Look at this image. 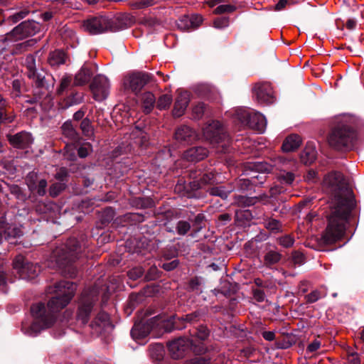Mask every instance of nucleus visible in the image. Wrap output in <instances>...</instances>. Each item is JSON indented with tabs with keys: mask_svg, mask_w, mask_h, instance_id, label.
<instances>
[{
	"mask_svg": "<svg viewBox=\"0 0 364 364\" xmlns=\"http://www.w3.org/2000/svg\"><path fill=\"white\" fill-rule=\"evenodd\" d=\"M323 184L333 195V206L328 217V225L322 235L323 242L332 244L341 239L345 233L346 224L355 205L352 190L348 186L343 175L333 171L326 176Z\"/></svg>",
	"mask_w": 364,
	"mask_h": 364,
	"instance_id": "nucleus-1",
	"label": "nucleus"
},
{
	"mask_svg": "<svg viewBox=\"0 0 364 364\" xmlns=\"http://www.w3.org/2000/svg\"><path fill=\"white\" fill-rule=\"evenodd\" d=\"M77 286L68 281H61L55 284L51 292L55 294L48 302L47 308L43 303L33 304L31 313L34 318L31 330L38 331L50 326L55 318V314L65 308L74 296Z\"/></svg>",
	"mask_w": 364,
	"mask_h": 364,
	"instance_id": "nucleus-2",
	"label": "nucleus"
},
{
	"mask_svg": "<svg viewBox=\"0 0 364 364\" xmlns=\"http://www.w3.org/2000/svg\"><path fill=\"white\" fill-rule=\"evenodd\" d=\"M353 118L347 114L337 117L328 136L329 145L336 149H351L357 139Z\"/></svg>",
	"mask_w": 364,
	"mask_h": 364,
	"instance_id": "nucleus-3",
	"label": "nucleus"
},
{
	"mask_svg": "<svg viewBox=\"0 0 364 364\" xmlns=\"http://www.w3.org/2000/svg\"><path fill=\"white\" fill-rule=\"evenodd\" d=\"M81 253L82 247L79 242L75 238H70L64 247L55 250L53 257L58 267L63 269L80 258Z\"/></svg>",
	"mask_w": 364,
	"mask_h": 364,
	"instance_id": "nucleus-4",
	"label": "nucleus"
},
{
	"mask_svg": "<svg viewBox=\"0 0 364 364\" xmlns=\"http://www.w3.org/2000/svg\"><path fill=\"white\" fill-rule=\"evenodd\" d=\"M99 291L96 288L85 289L81 294L77 311V319L87 323L94 304L98 300Z\"/></svg>",
	"mask_w": 364,
	"mask_h": 364,
	"instance_id": "nucleus-5",
	"label": "nucleus"
},
{
	"mask_svg": "<svg viewBox=\"0 0 364 364\" xmlns=\"http://www.w3.org/2000/svg\"><path fill=\"white\" fill-rule=\"evenodd\" d=\"M82 28L85 31L92 35L114 31L112 21L105 16H95L87 18L83 22Z\"/></svg>",
	"mask_w": 364,
	"mask_h": 364,
	"instance_id": "nucleus-6",
	"label": "nucleus"
},
{
	"mask_svg": "<svg viewBox=\"0 0 364 364\" xmlns=\"http://www.w3.org/2000/svg\"><path fill=\"white\" fill-rule=\"evenodd\" d=\"M275 169L279 170V179L287 184H291L295 178L294 171L296 169V161L278 156L274 159Z\"/></svg>",
	"mask_w": 364,
	"mask_h": 364,
	"instance_id": "nucleus-7",
	"label": "nucleus"
},
{
	"mask_svg": "<svg viewBox=\"0 0 364 364\" xmlns=\"http://www.w3.org/2000/svg\"><path fill=\"white\" fill-rule=\"evenodd\" d=\"M149 81L150 77L148 74L134 73L124 77L123 86L124 89L130 90L132 92L137 94Z\"/></svg>",
	"mask_w": 364,
	"mask_h": 364,
	"instance_id": "nucleus-8",
	"label": "nucleus"
},
{
	"mask_svg": "<svg viewBox=\"0 0 364 364\" xmlns=\"http://www.w3.org/2000/svg\"><path fill=\"white\" fill-rule=\"evenodd\" d=\"M90 88L94 99L97 101H102L109 95V82L105 76L98 75L93 78Z\"/></svg>",
	"mask_w": 364,
	"mask_h": 364,
	"instance_id": "nucleus-9",
	"label": "nucleus"
},
{
	"mask_svg": "<svg viewBox=\"0 0 364 364\" xmlns=\"http://www.w3.org/2000/svg\"><path fill=\"white\" fill-rule=\"evenodd\" d=\"M205 138L211 144H219L226 137L221 124L218 121H213L203 129Z\"/></svg>",
	"mask_w": 364,
	"mask_h": 364,
	"instance_id": "nucleus-10",
	"label": "nucleus"
},
{
	"mask_svg": "<svg viewBox=\"0 0 364 364\" xmlns=\"http://www.w3.org/2000/svg\"><path fill=\"white\" fill-rule=\"evenodd\" d=\"M191 345L192 341L189 338L181 337L171 341L168 344V348L171 357L178 359L184 355Z\"/></svg>",
	"mask_w": 364,
	"mask_h": 364,
	"instance_id": "nucleus-11",
	"label": "nucleus"
},
{
	"mask_svg": "<svg viewBox=\"0 0 364 364\" xmlns=\"http://www.w3.org/2000/svg\"><path fill=\"white\" fill-rule=\"evenodd\" d=\"M190 177L193 179L191 186L193 189L197 190L203 186L214 182L215 174L212 172H201L200 171H191Z\"/></svg>",
	"mask_w": 364,
	"mask_h": 364,
	"instance_id": "nucleus-12",
	"label": "nucleus"
},
{
	"mask_svg": "<svg viewBox=\"0 0 364 364\" xmlns=\"http://www.w3.org/2000/svg\"><path fill=\"white\" fill-rule=\"evenodd\" d=\"M254 90L257 100L260 103H271L274 99V92L269 82H259L255 85Z\"/></svg>",
	"mask_w": 364,
	"mask_h": 364,
	"instance_id": "nucleus-13",
	"label": "nucleus"
},
{
	"mask_svg": "<svg viewBox=\"0 0 364 364\" xmlns=\"http://www.w3.org/2000/svg\"><path fill=\"white\" fill-rule=\"evenodd\" d=\"M238 209L235 211V217L237 220H249L250 211L248 208L250 205V198L246 196H240L237 198Z\"/></svg>",
	"mask_w": 364,
	"mask_h": 364,
	"instance_id": "nucleus-14",
	"label": "nucleus"
},
{
	"mask_svg": "<svg viewBox=\"0 0 364 364\" xmlns=\"http://www.w3.org/2000/svg\"><path fill=\"white\" fill-rule=\"evenodd\" d=\"M10 144L18 149L28 148L32 143L31 135L28 132H19L14 135L8 136Z\"/></svg>",
	"mask_w": 364,
	"mask_h": 364,
	"instance_id": "nucleus-15",
	"label": "nucleus"
},
{
	"mask_svg": "<svg viewBox=\"0 0 364 364\" xmlns=\"http://www.w3.org/2000/svg\"><path fill=\"white\" fill-rule=\"evenodd\" d=\"M208 154V151L205 147L195 146L186 150L183 153V157L188 161L196 162L204 159Z\"/></svg>",
	"mask_w": 364,
	"mask_h": 364,
	"instance_id": "nucleus-16",
	"label": "nucleus"
},
{
	"mask_svg": "<svg viewBox=\"0 0 364 364\" xmlns=\"http://www.w3.org/2000/svg\"><path fill=\"white\" fill-rule=\"evenodd\" d=\"M176 139L186 144L192 143L198 138L196 132L189 127L182 126L175 133Z\"/></svg>",
	"mask_w": 364,
	"mask_h": 364,
	"instance_id": "nucleus-17",
	"label": "nucleus"
},
{
	"mask_svg": "<svg viewBox=\"0 0 364 364\" xmlns=\"http://www.w3.org/2000/svg\"><path fill=\"white\" fill-rule=\"evenodd\" d=\"M190 102L189 94L187 92H181L177 97L173 109L172 111L173 115L176 117H179L182 116Z\"/></svg>",
	"mask_w": 364,
	"mask_h": 364,
	"instance_id": "nucleus-18",
	"label": "nucleus"
},
{
	"mask_svg": "<svg viewBox=\"0 0 364 364\" xmlns=\"http://www.w3.org/2000/svg\"><path fill=\"white\" fill-rule=\"evenodd\" d=\"M267 127L265 117L258 112H252V130L258 134L264 133Z\"/></svg>",
	"mask_w": 364,
	"mask_h": 364,
	"instance_id": "nucleus-19",
	"label": "nucleus"
},
{
	"mask_svg": "<svg viewBox=\"0 0 364 364\" xmlns=\"http://www.w3.org/2000/svg\"><path fill=\"white\" fill-rule=\"evenodd\" d=\"M301 144V137L297 134H291L284 141L282 149L284 152L294 151L297 149Z\"/></svg>",
	"mask_w": 364,
	"mask_h": 364,
	"instance_id": "nucleus-20",
	"label": "nucleus"
},
{
	"mask_svg": "<svg viewBox=\"0 0 364 364\" xmlns=\"http://www.w3.org/2000/svg\"><path fill=\"white\" fill-rule=\"evenodd\" d=\"M92 75L91 69L84 65L75 76L74 85L80 86L86 84Z\"/></svg>",
	"mask_w": 364,
	"mask_h": 364,
	"instance_id": "nucleus-21",
	"label": "nucleus"
},
{
	"mask_svg": "<svg viewBox=\"0 0 364 364\" xmlns=\"http://www.w3.org/2000/svg\"><path fill=\"white\" fill-rule=\"evenodd\" d=\"M63 135L67 138L70 143H77L79 141V135L74 129L70 122H65L61 127Z\"/></svg>",
	"mask_w": 364,
	"mask_h": 364,
	"instance_id": "nucleus-22",
	"label": "nucleus"
},
{
	"mask_svg": "<svg viewBox=\"0 0 364 364\" xmlns=\"http://www.w3.org/2000/svg\"><path fill=\"white\" fill-rule=\"evenodd\" d=\"M141 107L145 114H149L156 103V98L151 92H146L142 94L141 97Z\"/></svg>",
	"mask_w": 364,
	"mask_h": 364,
	"instance_id": "nucleus-23",
	"label": "nucleus"
},
{
	"mask_svg": "<svg viewBox=\"0 0 364 364\" xmlns=\"http://www.w3.org/2000/svg\"><path fill=\"white\" fill-rule=\"evenodd\" d=\"M316 150L312 144L308 143L301 154V161L305 164H312L316 159Z\"/></svg>",
	"mask_w": 364,
	"mask_h": 364,
	"instance_id": "nucleus-24",
	"label": "nucleus"
},
{
	"mask_svg": "<svg viewBox=\"0 0 364 364\" xmlns=\"http://www.w3.org/2000/svg\"><path fill=\"white\" fill-rule=\"evenodd\" d=\"M36 175L34 173H31L26 178L28 186L30 189H36V191L39 196H43L46 193V188L47 186V181L45 179H41L38 181V185L35 187L34 183L31 181V179L36 178Z\"/></svg>",
	"mask_w": 364,
	"mask_h": 364,
	"instance_id": "nucleus-25",
	"label": "nucleus"
},
{
	"mask_svg": "<svg viewBox=\"0 0 364 364\" xmlns=\"http://www.w3.org/2000/svg\"><path fill=\"white\" fill-rule=\"evenodd\" d=\"M66 56L62 50H55L51 52L49 55L48 61V63L53 67H58L65 63Z\"/></svg>",
	"mask_w": 364,
	"mask_h": 364,
	"instance_id": "nucleus-26",
	"label": "nucleus"
},
{
	"mask_svg": "<svg viewBox=\"0 0 364 364\" xmlns=\"http://www.w3.org/2000/svg\"><path fill=\"white\" fill-rule=\"evenodd\" d=\"M40 271V267L33 263L26 262L25 267L19 274L22 279H33Z\"/></svg>",
	"mask_w": 364,
	"mask_h": 364,
	"instance_id": "nucleus-27",
	"label": "nucleus"
},
{
	"mask_svg": "<svg viewBox=\"0 0 364 364\" xmlns=\"http://www.w3.org/2000/svg\"><path fill=\"white\" fill-rule=\"evenodd\" d=\"M203 22V17L200 15L194 14L191 16L190 17L185 16L180 21V23H178L179 27H182V23H185V27L188 28L189 26L193 28H198Z\"/></svg>",
	"mask_w": 364,
	"mask_h": 364,
	"instance_id": "nucleus-28",
	"label": "nucleus"
},
{
	"mask_svg": "<svg viewBox=\"0 0 364 364\" xmlns=\"http://www.w3.org/2000/svg\"><path fill=\"white\" fill-rule=\"evenodd\" d=\"M252 167H253L255 171L261 173L272 172L275 168L274 159L272 160V164H269L265 161L252 163Z\"/></svg>",
	"mask_w": 364,
	"mask_h": 364,
	"instance_id": "nucleus-29",
	"label": "nucleus"
},
{
	"mask_svg": "<svg viewBox=\"0 0 364 364\" xmlns=\"http://www.w3.org/2000/svg\"><path fill=\"white\" fill-rule=\"evenodd\" d=\"M23 232L21 228L13 225H8L5 223V229L4 230V237L7 240L11 238H16L21 236Z\"/></svg>",
	"mask_w": 364,
	"mask_h": 364,
	"instance_id": "nucleus-30",
	"label": "nucleus"
},
{
	"mask_svg": "<svg viewBox=\"0 0 364 364\" xmlns=\"http://www.w3.org/2000/svg\"><path fill=\"white\" fill-rule=\"evenodd\" d=\"M94 325L99 326V327H102L103 328H107V327H112V326L110 323V321H109V316L105 312H100L97 314L94 322L92 323V326Z\"/></svg>",
	"mask_w": 364,
	"mask_h": 364,
	"instance_id": "nucleus-31",
	"label": "nucleus"
},
{
	"mask_svg": "<svg viewBox=\"0 0 364 364\" xmlns=\"http://www.w3.org/2000/svg\"><path fill=\"white\" fill-rule=\"evenodd\" d=\"M172 96L168 94H164L159 97L156 102V107L159 109H168L172 102Z\"/></svg>",
	"mask_w": 364,
	"mask_h": 364,
	"instance_id": "nucleus-32",
	"label": "nucleus"
},
{
	"mask_svg": "<svg viewBox=\"0 0 364 364\" xmlns=\"http://www.w3.org/2000/svg\"><path fill=\"white\" fill-rule=\"evenodd\" d=\"M80 129L83 134L89 138L94 135V129L92 126L90 120L87 118L82 119L80 123Z\"/></svg>",
	"mask_w": 364,
	"mask_h": 364,
	"instance_id": "nucleus-33",
	"label": "nucleus"
},
{
	"mask_svg": "<svg viewBox=\"0 0 364 364\" xmlns=\"http://www.w3.org/2000/svg\"><path fill=\"white\" fill-rule=\"evenodd\" d=\"M264 225L267 229L273 232H279L282 231V224L281 223L273 218H269L264 222Z\"/></svg>",
	"mask_w": 364,
	"mask_h": 364,
	"instance_id": "nucleus-34",
	"label": "nucleus"
},
{
	"mask_svg": "<svg viewBox=\"0 0 364 364\" xmlns=\"http://www.w3.org/2000/svg\"><path fill=\"white\" fill-rule=\"evenodd\" d=\"M25 65L28 70L27 75L33 76L34 72L36 71L35 56L33 55H28L26 58Z\"/></svg>",
	"mask_w": 364,
	"mask_h": 364,
	"instance_id": "nucleus-35",
	"label": "nucleus"
},
{
	"mask_svg": "<svg viewBox=\"0 0 364 364\" xmlns=\"http://www.w3.org/2000/svg\"><path fill=\"white\" fill-rule=\"evenodd\" d=\"M265 329H267V325L260 321H257L252 325V333L255 338L262 336V331Z\"/></svg>",
	"mask_w": 364,
	"mask_h": 364,
	"instance_id": "nucleus-36",
	"label": "nucleus"
},
{
	"mask_svg": "<svg viewBox=\"0 0 364 364\" xmlns=\"http://www.w3.org/2000/svg\"><path fill=\"white\" fill-rule=\"evenodd\" d=\"M281 258L282 255L278 252L269 251L266 254L264 260L268 264H274L279 262Z\"/></svg>",
	"mask_w": 364,
	"mask_h": 364,
	"instance_id": "nucleus-37",
	"label": "nucleus"
},
{
	"mask_svg": "<svg viewBox=\"0 0 364 364\" xmlns=\"http://www.w3.org/2000/svg\"><path fill=\"white\" fill-rule=\"evenodd\" d=\"M31 25L30 22H23L11 31L12 35L23 33L26 35H30L31 33L29 31V27Z\"/></svg>",
	"mask_w": 364,
	"mask_h": 364,
	"instance_id": "nucleus-38",
	"label": "nucleus"
},
{
	"mask_svg": "<svg viewBox=\"0 0 364 364\" xmlns=\"http://www.w3.org/2000/svg\"><path fill=\"white\" fill-rule=\"evenodd\" d=\"M25 258L19 255L15 257L13 262V267L20 274L26 266Z\"/></svg>",
	"mask_w": 364,
	"mask_h": 364,
	"instance_id": "nucleus-39",
	"label": "nucleus"
},
{
	"mask_svg": "<svg viewBox=\"0 0 364 364\" xmlns=\"http://www.w3.org/2000/svg\"><path fill=\"white\" fill-rule=\"evenodd\" d=\"M205 105L203 102H199L193 107V116L195 119H200L205 113Z\"/></svg>",
	"mask_w": 364,
	"mask_h": 364,
	"instance_id": "nucleus-40",
	"label": "nucleus"
},
{
	"mask_svg": "<svg viewBox=\"0 0 364 364\" xmlns=\"http://www.w3.org/2000/svg\"><path fill=\"white\" fill-rule=\"evenodd\" d=\"M208 192L212 196H219L222 198H226L229 193L224 187H213L209 189Z\"/></svg>",
	"mask_w": 364,
	"mask_h": 364,
	"instance_id": "nucleus-41",
	"label": "nucleus"
},
{
	"mask_svg": "<svg viewBox=\"0 0 364 364\" xmlns=\"http://www.w3.org/2000/svg\"><path fill=\"white\" fill-rule=\"evenodd\" d=\"M191 229V225L187 221L181 220L177 223L176 231L181 235H186Z\"/></svg>",
	"mask_w": 364,
	"mask_h": 364,
	"instance_id": "nucleus-42",
	"label": "nucleus"
},
{
	"mask_svg": "<svg viewBox=\"0 0 364 364\" xmlns=\"http://www.w3.org/2000/svg\"><path fill=\"white\" fill-rule=\"evenodd\" d=\"M144 269L141 267L132 268L127 272V275L130 279L136 280L144 274Z\"/></svg>",
	"mask_w": 364,
	"mask_h": 364,
	"instance_id": "nucleus-43",
	"label": "nucleus"
},
{
	"mask_svg": "<svg viewBox=\"0 0 364 364\" xmlns=\"http://www.w3.org/2000/svg\"><path fill=\"white\" fill-rule=\"evenodd\" d=\"M72 81L71 76L69 75H64L60 81L59 87L58 88V93L61 94L63 93L70 85Z\"/></svg>",
	"mask_w": 364,
	"mask_h": 364,
	"instance_id": "nucleus-44",
	"label": "nucleus"
},
{
	"mask_svg": "<svg viewBox=\"0 0 364 364\" xmlns=\"http://www.w3.org/2000/svg\"><path fill=\"white\" fill-rule=\"evenodd\" d=\"M201 315L202 314L200 311H196L191 314L186 315L184 317H181L180 319L188 323H193L199 321Z\"/></svg>",
	"mask_w": 364,
	"mask_h": 364,
	"instance_id": "nucleus-45",
	"label": "nucleus"
},
{
	"mask_svg": "<svg viewBox=\"0 0 364 364\" xmlns=\"http://www.w3.org/2000/svg\"><path fill=\"white\" fill-rule=\"evenodd\" d=\"M278 242L282 247L288 248L294 245V240L291 236L287 235L278 238Z\"/></svg>",
	"mask_w": 364,
	"mask_h": 364,
	"instance_id": "nucleus-46",
	"label": "nucleus"
},
{
	"mask_svg": "<svg viewBox=\"0 0 364 364\" xmlns=\"http://www.w3.org/2000/svg\"><path fill=\"white\" fill-rule=\"evenodd\" d=\"M92 151V146L90 143L83 144L77 150L80 158H85Z\"/></svg>",
	"mask_w": 364,
	"mask_h": 364,
	"instance_id": "nucleus-47",
	"label": "nucleus"
},
{
	"mask_svg": "<svg viewBox=\"0 0 364 364\" xmlns=\"http://www.w3.org/2000/svg\"><path fill=\"white\" fill-rule=\"evenodd\" d=\"M65 188L64 183H56L53 184L49 189L50 195L53 197L57 196Z\"/></svg>",
	"mask_w": 364,
	"mask_h": 364,
	"instance_id": "nucleus-48",
	"label": "nucleus"
},
{
	"mask_svg": "<svg viewBox=\"0 0 364 364\" xmlns=\"http://www.w3.org/2000/svg\"><path fill=\"white\" fill-rule=\"evenodd\" d=\"M235 9L234 6L230 4H222L216 7L215 9V12L216 14H220L224 13H230Z\"/></svg>",
	"mask_w": 364,
	"mask_h": 364,
	"instance_id": "nucleus-49",
	"label": "nucleus"
},
{
	"mask_svg": "<svg viewBox=\"0 0 364 364\" xmlns=\"http://www.w3.org/2000/svg\"><path fill=\"white\" fill-rule=\"evenodd\" d=\"M31 79L37 87H42L44 85V76L37 73V70L34 72L33 76H28Z\"/></svg>",
	"mask_w": 364,
	"mask_h": 364,
	"instance_id": "nucleus-50",
	"label": "nucleus"
},
{
	"mask_svg": "<svg viewBox=\"0 0 364 364\" xmlns=\"http://www.w3.org/2000/svg\"><path fill=\"white\" fill-rule=\"evenodd\" d=\"M321 297L320 291L314 290L306 296L308 303H314Z\"/></svg>",
	"mask_w": 364,
	"mask_h": 364,
	"instance_id": "nucleus-51",
	"label": "nucleus"
},
{
	"mask_svg": "<svg viewBox=\"0 0 364 364\" xmlns=\"http://www.w3.org/2000/svg\"><path fill=\"white\" fill-rule=\"evenodd\" d=\"M158 277V269L156 266L151 267L145 276L147 280H154Z\"/></svg>",
	"mask_w": 364,
	"mask_h": 364,
	"instance_id": "nucleus-52",
	"label": "nucleus"
},
{
	"mask_svg": "<svg viewBox=\"0 0 364 364\" xmlns=\"http://www.w3.org/2000/svg\"><path fill=\"white\" fill-rule=\"evenodd\" d=\"M260 173L254 170L253 167H252V185L262 183L264 181V176L259 174Z\"/></svg>",
	"mask_w": 364,
	"mask_h": 364,
	"instance_id": "nucleus-53",
	"label": "nucleus"
},
{
	"mask_svg": "<svg viewBox=\"0 0 364 364\" xmlns=\"http://www.w3.org/2000/svg\"><path fill=\"white\" fill-rule=\"evenodd\" d=\"M229 21L225 17L218 18L214 21L215 28H222L228 26Z\"/></svg>",
	"mask_w": 364,
	"mask_h": 364,
	"instance_id": "nucleus-54",
	"label": "nucleus"
},
{
	"mask_svg": "<svg viewBox=\"0 0 364 364\" xmlns=\"http://www.w3.org/2000/svg\"><path fill=\"white\" fill-rule=\"evenodd\" d=\"M28 14V11L26 9L22 10L19 12H17L11 16V19L13 22L16 23L21 19L25 18Z\"/></svg>",
	"mask_w": 364,
	"mask_h": 364,
	"instance_id": "nucleus-55",
	"label": "nucleus"
},
{
	"mask_svg": "<svg viewBox=\"0 0 364 364\" xmlns=\"http://www.w3.org/2000/svg\"><path fill=\"white\" fill-rule=\"evenodd\" d=\"M186 364H210L209 360L201 357H196L186 361Z\"/></svg>",
	"mask_w": 364,
	"mask_h": 364,
	"instance_id": "nucleus-56",
	"label": "nucleus"
},
{
	"mask_svg": "<svg viewBox=\"0 0 364 364\" xmlns=\"http://www.w3.org/2000/svg\"><path fill=\"white\" fill-rule=\"evenodd\" d=\"M254 299L259 302L263 301L265 299V294L262 289H255L253 291Z\"/></svg>",
	"mask_w": 364,
	"mask_h": 364,
	"instance_id": "nucleus-57",
	"label": "nucleus"
},
{
	"mask_svg": "<svg viewBox=\"0 0 364 364\" xmlns=\"http://www.w3.org/2000/svg\"><path fill=\"white\" fill-rule=\"evenodd\" d=\"M178 264V261L177 259H174L169 262H166L162 264V268L166 271H171L177 267Z\"/></svg>",
	"mask_w": 364,
	"mask_h": 364,
	"instance_id": "nucleus-58",
	"label": "nucleus"
},
{
	"mask_svg": "<svg viewBox=\"0 0 364 364\" xmlns=\"http://www.w3.org/2000/svg\"><path fill=\"white\" fill-rule=\"evenodd\" d=\"M68 173L65 168H60L58 172L55 173V178L63 181L68 176Z\"/></svg>",
	"mask_w": 364,
	"mask_h": 364,
	"instance_id": "nucleus-59",
	"label": "nucleus"
},
{
	"mask_svg": "<svg viewBox=\"0 0 364 364\" xmlns=\"http://www.w3.org/2000/svg\"><path fill=\"white\" fill-rule=\"evenodd\" d=\"M321 347V342L318 340H314L307 347V350L313 353L316 351Z\"/></svg>",
	"mask_w": 364,
	"mask_h": 364,
	"instance_id": "nucleus-60",
	"label": "nucleus"
},
{
	"mask_svg": "<svg viewBox=\"0 0 364 364\" xmlns=\"http://www.w3.org/2000/svg\"><path fill=\"white\" fill-rule=\"evenodd\" d=\"M208 336H209V331L206 328L201 327L200 329H198V331L197 333V336L200 339L205 340L208 337Z\"/></svg>",
	"mask_w": 364,
	"mask_h": 364,
	"instance_id": "nucleus-61",
	"label": "nucleus"
},
{
	"mask_svg": "<svg viewBox=\"0 0 364 364\" xmlns=\"http://www.w3.org/2000/svg\"><path fill=\"white\" fill-rule=\"evenodd\" d=\"M104 214L106 216L105 219L106 222H109L112 220L114 216V211L112 208H105L104 210Z\"/></svg>",
	"mask_w": 364,
	"mask_h": 364,
	"instance_id": "nucleus-62",
	"label": "nucleus"
},
{
	"mask_svg": "<svg viewBox=\"0 0 364 364\" xmlns=\"http://www.w3.org/2000/svg\"><path fill=\"white\" fill-rule=\"evenodd\" d=\"M264 340L267 341H272L275 339V333L274 331H267L266 329L262 331V336Z\"/></svg>",
	"mask_w": 364,
	"mask_h": 364,
	"instance_id": "nucleus-63",
	"label": "nucleus"
},
{
	"mask_svg": "<svg viewBox=\"0 0 364 364\" xmlns=\"http://www.w3.org/2000/svg\"><path fill=\"white\" fill-rule=\"evenodd\" d=\"M348 362L350 364H360V360L357 353H352L348 356Z\"/></svg>",
	"mask_w": 364,
	"mask_h": 364,
	"instance_id": "nucleus-64",
	"label": "nucleus"
}]
</instances>
